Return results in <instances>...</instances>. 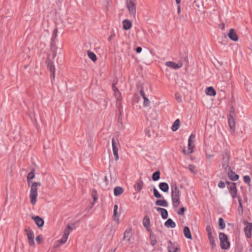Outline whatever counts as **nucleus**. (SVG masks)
Masks as SVG:
<instances>
[{
	"label": "nucleus",
	"instance_id": "42",
	"mask_svg": "<svg viewBox=\"0 0 252 252\" xmlns=\"http://www.w3.org/2000/svg\"><path fill=\"white\" fill-rule=\"evenodd\" d=\"M175 98L176 100L179 102H181L182 101V96L179 93H176L175 94Z\"/></svg>",
	"mask_w": 252,
	"mask_h": 252
},
{
	"label": "nucleus",
	"instance_id": "43",
	"mask_svg": "<svg viewBox=\"0 0 252 252\" xmlns=\"http://www.w3.org/2000/svg\"><path fill=\"white\" fill-rule=\"evenodd\" d=\"M35 174H28L27 180L28 183L30 184V182L34 178Z\"/></svg>",
	"mask_w": 252,
	"mask_h": 252
},
{
	"label": "nucleus",
	"instance_id": "37",
	"mask_svg": "<svg viewBox=\"0 0 252 252\" xmlns=\"http://www.w3.org/2000/svg\"><path fill=\"white\" fill-rule=\"evenodd\" d=\"M219 223L220 229H223L225 228V224L223 220L221 218H219Z\"/></svg>",
	"mask_w": 252,
	"mask_h": 252
},
{
	"label": "nucleus",
	"instance_id": "30",
	"mask_svg": "<svg viewBox=\"0 0 252 252\" xmlns=\"http://www.w3.org/2000/svg\"><path fill=\"white\" fill-rule=\"evenodd\" d=\"M180 121L179 119H177L173 124L171 129L173 131H176L180 127Z\"/></svg>",
	"mask_w": 252,
	"mask_h": 252
},
{
	"label": "nucleus",
	"instance_id": "54",
	"mask_svg": "<svg viewBox=\"0 0 252 252\" xmlns=\"http://www.w3.org/2000/svg\"><path fill=\"white\" fill-rule=\"evenodd\" d=\"M195 6H196L198 8L202 7L203 6V2H199V3L198 4H196Z\"/></svg>",
	"mask_w": 252,
	"mask_h": 252
},
{
	"label": "nucleus",
	"instance_id": "21",
	"mask_svg": "<svg viewBox=\"0 0 252 252\" xmlns=\"http://www.w3.org/2000/svg\"><path fill=\"white\" fill-rule=\"evenodd\" d=\"M132 27V23L128 19H125L123 21V28L125 30H128Z\"/></svg>",
	"mask_w": 252,
	"mask_h": 252
},
{
	"label": "nucleus",
	"instance_id": "22",
	"mask_svg": "<svg viewBox=\"0 0 252 252\" xmlns=\"http://www.w3.org/2000/svg\"><path fill=\"white\" fill-rule=\"evenodd\" d=\"M205 93L209 96H215L216 95V91L213 87H207L205 89Z\"/></svg>",
	"mask_w": 252,
	"mask_h": 252
},
{
	"label": "nucleus",
	"instance_id": "46",
	"mask_svg": "<svg viewBox=\"0 0 252 252\" xmlns=\"http://www.w3.org/2000/svg\"><path fill=\"white\" fill-rule=\"evenodd\" d=\"M218 186V187L220 189H223L225 187V183L222 181L219 182Z\"/></svg>",
	"mask_w": 252,
	"mask_h": 252
},
{
	"label": "nucleus",
	"instance_id": "41",
	"mask_svg": "<svg viewBox=\"0 0 252 252\" xmlns=\"http://www.w3.org/2000/svg\"><path fill=\"white\" fill-rule=\"evenodd\" d=\"M239 207L238 208V212L240 214H242L243 213V208L241 200L240 199H239Z\"/></svg>",
	"mask_w": 252,
	"mask_h": 252
},
{
	"label": "nucleus",
	"instance_id": "17",
	"mask_svg": "<svg viewBox=\"0 0 252 252\" xmlns=\"http://www.w3.org/2000/svg\"><path fill=\"white\" fill-rule=\"evenodd\" d=\"M32 219L33 220L36 224L39 227H42L44 225V220L39 216L32 217Z\"/></svg>",
	"mask_w": 252,
	"mask_h": 252
},
{
	"label": "nucleus",
	"instance_id": "61",
	"mask_svg": "<svg viewBox=\"0 0 252 252\" xmlns=\"http://www.w3.org/2000/svg\"><path fill=\"white\" fill-rule=\"evenodd\" d=\"M116 249H115L114 250H110L108 251V252H115V251H116Z\"/></svg>",
	"mask_w": 252,
	"mask_h": 252
},
{
	"label": "nucleus",
	"instance_id": "11",
	"mask_svg": "<svg viewBox=\"0 0 252 252\" xmlns=\"http://www.w3.org/2000/svg\"><path fill=\"white\" fill-rule=\"evenodd\" d=\"M46 64L48 69L50 71L51 77L54 79L55 77L56 68L54 63L51 60L48 59L46 61Z\"/></svg>",
	"mask_w": 252,
	"mask_h": 252
},
{
	"label": "nucleus",
	"instance_id": "63",
	"mask_svg": "<svg viewBox=\"0 0 252 252\" xmlns=\"http://www.w3.org/2000/svg\"><path fill=\"white\" fill-rule=\"evenodd\" d=\"M181 0H176V3H177V4H179L180 3Z\"/></svg>",
	"mask_w": 252,
	"mask_h": 252
},
{
	"label": "nucleus",
	"instance_id": "4",
	"mask_svg": "<svg viewBox=\"0 0 252 252\" xmlns=\"http://www.w3.org/2000/svg\"><path fill=\"white\" fill-rule=\"evenodd\" d=\"M219 239L220 241V248L223 250H227L230 248V243L228 241V238L226 234L220 232L219 233Z\"/></svg>",
	"mask_w": 252,
	"mask_h": 252
},
{
	"label": "nucleus",
	"instance_id": "39",
	"mask_svg": "<svg viewBox=\"0 0 252 252\" xmlns=\"http://www.w3.org/2000/svg\"><path fill=\"white\" fill-rule=\"evenodd\" d=\"M153 192H154V195L155 197L158 198L162 197V195L159 193L158 191L156 188L154 189Z\"/></svg>",
	"mask_w": 252,
	"mask_h": 252
},
{
	"label": "nucleus",
	"instance_id": "50",
	"mask_svg": "<svg viewBox=\"0 0 252 252\" xmlns=\"http://www.w3.org/2000/svg\"><path fill=\"white\" fill-rule=\"evenodd\" d=\"M116 34L114 32H113L108 37V40L109 41H111L113 38L115 36Z\"/></svg>",
	"mask_w": 252,
	"mask_h": 252
},
{
	"label": "nucleus",
	"instance_id": "27",
	"mask_svg": "<svg viewBox=\"0 0 252 252\" xmlns=\"http://www.w3.org/2000/svg\"><path fill=\"white\" fill-rule=\"evenodd\" d=\"M141 95L142 96L144 99L143 105L145 107H148L150 105V101L149 99L146 97L144 92L141 91Z\"/></svg>",
	"mask_w": 252,
	"mask_h": 252
},
{
	"label": "nucleus",
	"instance_id": "8",
	"mask_svg": "<svg viewBox=\"0 0 252 252\" xmlns=\"http://www.w3.org/2000/svg\"><path fill=\"white\" fill-rule=\"evenodd\" d=\"M25 231L27 232V236L29 240V245L32 247L34 246L35 243L34 241V236L33 231L30 229V228L25 229Z\"/></svg>",
	"mask_w": 252,
	"mask_h": 252
},
{
	"label": "nucleus",
	"instance_id": "38",
	"mask_svg": "<svg viewBox=\"0 0 252 252\" xmlns=\"http://www.w3.org/2000/svg\"><path fill=\"white\" fill-rule=\"evenodd\" d=\"M229 178L233 181H236L239 179L238 174H228Z\"/></svg>",
	"mask_w": 252,
	"mask_h": 252
},
{
	"label": "nucleus",
	"instance_id": "3",
	"mask_svg": "<svg viewBox=\"0 0 252 252\" xmlns=\"http://www.w3.org/2000/svg\"><path fill=\"white\" fill-rule=\"evenodd\" d=\"M195 141V135L191 134L188 140V151L184 149L183 152L185 155H188L193 152V149L195 147L194 142Z\"/></svg>",
	"mask_w": 252,
	"mask_h": 252
},
{
	"label": "nucleus",
	"instance_id": "40",
	"mask_svg": "<svg viewBox=\"0 0 252 252\" xmlns=\"http://www.w3.org/2000/svg\"><path fill=\"white\" fill-rule=\"evenodd\" d=\"M243 179H244V182L245 183L247 184L248 185H249L250 184V182H251V179H250L249 176H248V175L244 176Z\"/></svg>",
	"mask_w": 252,
	"mask_h": 252
},
{
	"label": "nucleus",
	"instance_id": "6",
	"mask_svg": "<svg viewBox=\"0 0 252 252\" xmlns=\"http://www.w3.org/2000/svg\"><path fill=\"white\" fill-rule=\"evenodd\" d=\"M126 5L129 14L133 18H135L136 8L135 0H126Z\"/></svg>",
	"mask_w": 252,
	"mask_h": 252
},
{
	"label": "nucleus",
	"instance_id": "28",
	"mask_svg": "<svg viewBox=\"0 0 252 252\" xmlns=\"http://www.w3.org/2000/svg\"><path fill=\"white\" fill-rule=\"evenodd\" d=\"M159 188L160 189H161L163 192H167L169 189V187L167 183H160L159 184Z\"/></svg>",
	"mask_w": 252,
	"mask_h": 252
},
{
	"label": "nucleus",
	"instance_id": "55",
	"mask_svg": "<svg viewBox=\"0 0 252 252\" xmlns=\"http://www.w3.org/2000/svg\"><path fill=\"white\" fill-rule=\"evenodd\" d=\"M142 48L140 47H138L136 49V51L137 53H139L141 52Z\"/></svg>",
	"mask_w": 252,
	"mask_h": 252
},
{
	"label": "nucleus",
	"instance_id": "10",
	"mask_svg": "<svg viewBox=\"0 0 252 252\" xmlns=\"http://www.w3.org/2000/svg\"><path fill=\"white\" fill-rule=\"evenodd\" d=\"M228 122L229 128L230 129L231 133L233 135L235 131L236 123L234 117L232 115L228 116Z\"/></svg>",
	"mask_w": 252,
	"mask_h": 252
},
{
	"label": "nucleus",
	"instance_id": "56",
	"mask_svg": "<svg viewBox=\"0 0 252 252\" xmlns=\"http://www.w3.org/2000/svg\"><path fill=\"white\" fill-rule=\"evenodd\" d=\"M146 230L149 232H150V234H151V233H153L152 232V231L151 230V229L150 228V226H148V227H146Z\"/></svg>",
	"mask_w": 252,
	"mask_h": 252
},
{
	"label": "nucleus",
	"instance_id": "31",
	"mask_svg": "<svg viewBox=\"0 0 252 252\" xmlns=\"http://www.w3.org/2000/svg\"><path fill=\"white\" fill-rule=\"evenodd\" d=\"M150 240L151 245L152 246H155L157 243L156 235L154 234V233L150 234Z\"/></svg>",
	"mask_w": 252,
	"mask_h": 252
},
{
	"label": "nucleus",
	"instance_id": "60",
	"mask_svg": "<svg viewBox=\"0 0 252 252\" xmlns=\"http://www.w3.org/2000/svg\"><path fill=\"white\" fill-rule=\"evenodd\" d=\"M248 252H252V245H251Z\"/></svg>",
	"mask_w": 252,
	"mask_h": 252
},
{
	"label": "nucleus",
	"instance_id": "62",
	"mask_svg": "<svg viewBox=\"0 0 252 252\" xmlns=\"http://www.w3.org/2000/svg\"><path fill=\"white\" fill-rule=\"evenodd\" d=\"M115 229H114V230H111V231H110V233H111V234H114V233H115Z\"/></svg>",
	"mask_w": 252,
	"mask_h": 252
},
{
	"label": "nucleus",
	"instance_id": "2",
	"mask_svg": "<svg viewBox=\"0 0 252 252\" xmlns=\"http://www.w3.org/2000/svg\"><path fill=\"white\" fill-rule=\"evenodd\" d=\"M40 186V183L39 182H34L31 186L30 197L32 205H34L36 203L37 197V186Z\"/></svg>",
	"mask_w": 252,
	"mask_h": 252
},
{
	"label": "nucleus",
	"instance_id": "13",
	"mask_svg": "<svg viewBox=\"0 0 252 252\" xmlns=\"http://www.w3.org/2000/svg\"><path fill=\"white\" fill-rule=\"evenodd\" d=\"M229 189L232 197L233 198H235L237 193L236 184L234 183H231L229 187Z\"/></svg>",
	"mask_w": 252,
	"mask_h": 252
},
{
	"label": "nucleus",
	"instance_id": "7",
	"mask_svg": "<svg viewBox=\"0 0 252 252\" xmlns=\"http://www.w3.org/2000/svg\"><path fill=\"white\" fill-rule=\"evenodd\" d=\"M72 230V227L70 225H68L66 226L64 230L62 238L60 240V243L61 244H63L67 241L68 236Z\"/></svg>",
	"mask_w": 252,
	"mask_h": 252
},
{
	"label": "nucleus",
	"instance_id": "18",
	"mask_svg": "<svg viewBox=\"0 0 252 252\" xmlns=\"http://www.w3.org/2000/svg\"><path fill=\"white\" fill-rule=\"evenodd\" d=\"M156 210L160 214L163 219H166L167 218L168 212L165 209L158 207L156 208Z\"/></svg>",
	"mask_w": 252,
	"mask_h": 252
},
{
	"label": "nucleus",
	"instance_id": "5",
	"mask_svg": "<svg viewBox=\"0 0 252 252\" xmlns=\"http://www.w3.org/2000/svg\"><path fill=\"white\" fill-rule=\"evenodd\" d=\"M222 171L225 173H234L229 166V157L227 155L222 157Z\"/></svg>",
	"mask_w": 252,
	"mask_h": 252
},
{
	"label": "nucleus",
	"instance_id": "36",
	"mask_svg": "<svg viewBox=\"0 0 252 252\" xmlns=\"http://www.w3.org/2000/svg\"><path fill=\"white\" fill-rule=\"evenodd\" d=\"M92 195L94 201L96 202L98 199V195H97V191L95 189H94L92 190Z\"/></svg>",
	"mask_w": 252,
	"mask_h": 252
},
{
	"label": "nucleus",
	"instance_id": "23",
	"mask_svg": "<svg viewBox=\"0 0 252 252\" xmlns=\"http://www.w3.org/2000/svg\"><path fill=\"white\" fill-rule=\"evenodd\" d=\"M164 225L167 228H174L176 226V223L171 219H168L164 223Z\"/></svg>",
	"mask_w": 252,
	"mask_h": 252
},
{
	"label": "nucleus",
	"instance_id": "53",
	"mask_svg": "<svg viewBox=\"0 0 252 252\" xmlns=\"http://www.w3.org/2000/svg\"><path fill=\"white\" fill-rule=\"evenodd\" d=\"M206 157H207V158L209 160H210L211 158H213V157H214V155H211V154H206Z\"/></svg>",
	"mask_w": 252,
	"mask_h": 252
},
{
	"label": "nucleus",
	"instance_id": "47",
	"mask_svg": "<svg viewBox=\"0 0 252 252\" xmlns=\"http://www.w3.org/2000/svg\"><path fill=\"white\" fill-rule=\"evenodd\" d=\"M186 210V209L185 207H182L178 211V214L180 215H183L184 214Z\"/></svg>",
	"mask_w": 252,
	"mask_h": 252
},
{
	"label": "nucleus",
	"instance_id": "34",
	"mask_svg": "<svg viewBox=\"0 0 252 252\" xmlns=\"http://www.w3.org/2000/svg\"><path fill=\"white\" fill-rule=\"evenodd\" d=\"M130 236H131V230H126L124 233V239H125L128 241H129Z\"/></svg>",
	"mask_w": 252,
	"mask_h": 252
},
{
	"label": "nucleus",
	"instance_id": "33",
	"mask_svg": "<svg viewBox=\"0 0 252 252\" xmlns=\"http://www.w3.org/2000/svg\"><path fill=\"white\" fill-rule=\"evenodd\" d=\"M208 237L210 245L212 246L213 248H214L216 247V243L214 237L212 236V234H211L210 235H208Z\"/></svg>",
	"mask_w": 252,
	"mask_h": 252
},
{
	"label": "nucleus",
	"instance_id": "57",
	"mask_svg": "<svg viewBox=\"0 0 252 252\" xmlns=\"http://www.w3.org/2000/svg\"><path fill=\"white\" fill-rule=\"evenodd\" d=\"M177 12L178 14H179L181 12V7L180 5H179L178 6Z\"/></svg>",
	"mask_w": 252,
	"mask_h": 252
},
{
	"label": "nucleus",
	"instance_id": "49",
	"mask_svg": "<svg viewBox=\"0 0 252 252\" xmlns=\"http://www.w3.org/2000/svg\"><path fill=\"white\" fill-rule=\"evenodd\" d=\"M42 240V236L41 235H38L36 238V241L38 243L40 244L41 241Z\"/></svg>",
	"mask_w": 252,
	"mask_h": 252
},
{
	"label": "nucleus",
	"instance_id": "32",
	"mask_svg": "<svg viewBox=\"0 0 252 252\" xmlns=\"http://www.w3.org/2000/svg\"><path fill=\"white\" fill-rule=\"evenodd\" d=\"M87 54L89 58L94 62L96 61L97 58L95 54L90 51V50L87 51Z\"/></svg>",
	"mask_w": 252,
	"mask_h": 252
},
{
	"label": "nucleus",
	"instance_id": "25",
	"mask_svg": "<svg viewBox=\"0 0 252 252\" xmlns=\"http://www.w3.org/2000/svg\"><path fill=\"white\" fill-rule=\"evenodd\" d=\"M183 233L184 236L188 239H192V236L191 235L190 231L188 226H185L184 228Z\"/></svg>",
	"mask_w": 252,
	"mask_h": 252
},
{
	"label": "nucleus",
	"instance_id": "24",
	"mask_svg": "<svg viewBox=\"0 0 252 252\" xmlns=\"http://www.w3.org/2000/svg\"><path fill=\"white\" fill-rule=\"evenodd\" d=\"M124 191V189L122 187H116L114 189V194L115 196L121 195Z\"/></svg>",
	"mask_w": 252,
	"mask_h": 252
},
{
	"label": "nucleus",
	"instance_id": "44",
	"mask_svg": "<svg viewBox=\"0 0 252 252\" xmlns=\"http://www.w3.org/2000/svg\"><path fill=\"white\" fill-rule=\"evenodd\" d=\"M206 229L208 235H210L212 234V229H211L210 225H207L206 226Z\"/></svg>",
	"mask_w": 252,
	"mask_h": 252
},
{
	"label": "nucleus",
	"instance_id": "12",
	"mask_svg": "<svg viewBox=\"0 0 252 252\" xmlns=\"http://www.w3.org/2000/svg\"><path fill=\"white\" fill-rule=\"evenodd\" d=\"M227 35L231 40L234 41H237L238 40V36L233 29H230Z\"/></svg>",
	"mask_w": 252,
	"mask_h": 252
},
{
	"label": "nucleus",
	"instance_id": "48",
	"mask_svg": "<svg viewBox=\"0 0 252 252\" xmlns=\"http://www.w3.org/2000/svg\"><path fill=\"white\" fill-rule=\"evenodd\" d=\"M57 35H58V29L56 28V29H55L53 31V38L54 39H55L57 37Z\"/></svg>",
	"mask_w": 252,
	"mask_h": 252
},
{
	"label": "nucleus",
	"instance_id": "26",
	"mask_svg": "<svg viewBox=\"0 0 252 252\" xmlns=\"http://www.w3.org/2000/svg\"><path fill=\"white\" fill-rule=\"evenodd\" d=\"M155 204L157 206L167 207L168 206V203L165 199L158 200L156 201Z\"/></svg>",
	"mask_w": 252,
	"mask_h": 252
},
{
	"label": "nucleus",
	"instance_id": "15",
	"mask_svg": "<svg viewBox=\"0 0 252 252\" xmlns=\"http://www.w3.org/2000/svg\"><path fill=\"white\" fill-rule=\"evenodd\" d=\"M112 144L113 152V154L115 156V160L117 161L119 158V155H118V147L116 145L114 139H112Z\"/></svg>",
	"mask_w": 252,
	"mask_h": 252
},
{
	"label": "nucleus",
	"instance_id": "29",
	"mask_svg": "<svg viewBox=\"0 0 252 252\" xmlns=\"http://www.w3.org/2000/svg\"><path fill=\"white\" fill-rule=\"evenodd\" d=\"M143 225L144 227H148L150 225V219L148 216H145L143 220Z\"/></svg>",
	"mask_w": 252,
	"mask_h": 252
},
{
	"label": "nucleus",
	"instance_id": "16",
	"mask_svg": "<svg viewBox=\"0 0 252 252\" xmlns=\"http://www.w3.org/2000/svg\"><path fill=\"white\" fill-rule=\"evenodd\" d=\"M118 81H115L113 85V90L114 91L115 97L118 101L121 99V94L115 86V85L117 83Z\"/></svg>",
	"mask_w": 252,
	"mask_h": 252
},
{
	"label": "nucleus",
	"instance_id": "1",
	"mask_svg": "<svg viewBox=\"0 0 252 252\" xmlns=\"http://www.w3.org/2000/svg\"><path fill=\"white\" fill-rule=\"evenodd\" d=\"M181 193L176 185L171 186V198L172 202L174 208L179 207L181 202L180 199Z\"/></svg>",
	"mask_w": 252,
	"mask_h": 252
},
{
	"label": "nucleus",
	"instance_id": "35",
	"mask_svg": "<svg viewBox=\"0 0 252 252\" xmlns=\"http://www.w3.org/2000/svg\"><path fill=\"white\" fill-rule=\"evenodd\" d=\"M117 210H118V205H115L114 207V214H113V220H118V219H117L118 217V213H117Z\"/></svg>",
	"mask_w": 252,
	"mask_h": 252
},
{
	"label": "nucleus",
	"instance_id": "14",
	"mask_svg": "<svg viewBox=\"0 0 252 252\" xmlns=\"http://www.w3.org/2000/svg\"><path fill=\"white\" fill-rule=\"evenodd\" d=\"M137 88L139 90L141 94V91L144 92V91H147L149 88L151 89V87L148 83H140L138 85Z\"/></svg>",
	"mask_w": 252,
	"mask_h": 252
},
{
	"label": "nucleus",
	"instance_id": "51",
	"mask_svg": "<svg viewBox=\"0 0 252 252\" xmlns=\"http://www.w3.org/2000/svg\"><path fill=\"white\" fill-rule=\"evenodd\" d=\"M189 171L191 172H193L195 171L194 169H195V166H193V165H189Z\"/></svg>",
	"mask_w": 252,
	"mask_h": 252
},
{
	"label": "nucleus",
	"instance_id": "45",
	"mask_svg": "<svg viewBox=\"0 0 252 252\" xmlns=\"http://www.w3.org/2000/svg\"><path fill=\"white\" fill-rule=\"evenodd\" d=\"M152 178L154 181H158L160 178V174H152Z\"/></svg>",
	"mask_w": 252,
	"mask_h": 252
},
{
	"label": "nucleus",
	"instance_id": "52",
	"mask_svg": "<svg viewBox=\"0 0 252 252\" xmlns=\"http://www.w3.org/2000/svg\"><path fill=\"white\" fill-rule=\"evenodd\" d=\"M232 115V117L234 116V109L233 107H231L230 110V114L228 116Z\"/></svg>",
	"mask_w": 252,
	"mask_h": 252
},
{
	"label": "nucleus",
	"instance_id": "19",
	"mask_svg": "<svg viewBox=\"0 0 252 252\" xmlns=\"http://www.w3.org/2000/svg\"><path fill=\"white\" fill-rule=\"evenodd\" d=\"M166 65L167 66L176 69L181 67L182 66V63H175L172 62H167L166 63Z\"/></svg>",
	"mask_w": 252,
	"mask_h": 252
},
{
	"label": "nucleus",
	"instance_id": "20",
	"mask_svg": "<svg viewBox=\"0 0 252 252\" xmlns=\"http://www.w3.org/2000/svg\"><path fill=\"white\" fill-rule=\"evenodd\" d=\"M143 186V182L141 179H140L136 182L134 186V188L137 192H140L142 189Z\"/></svg>",
	"mask_w": 252,
	"mask_h": 252
},
{
	"label": "nucleus",
	"instance_id": "58",
	"mask_svg": "<svg viewBox=\"0 0 252 252\" xmlns=\"http://www.w3.org/2000/svg\"><path fill=\"white\" fill-rule=\"evenodd\" d=\"M104 182L106 183V184H108V179H107V176H105L104 178Z\"/></svg>",
	"mask_w": 252,
	"mask_h": 252
},
{
	"label": "nucleus",
	"instance_id": "59",
	"mask_svg": "<svg viewBox=\"0 0 252 252\" xmlns=\"http://www.w3.org/2000/svg\"><path fill=\"white\" fill-rule=\"evenodd\" d=\"M220 92H221V94L220 95H221L222 96H224L225 95V92H224L222 90H221Z\"/></svg>",
	"mask_w": 252,
	"mask_h": 252
},
{
	"label": "nucleus",
	"instance_id": "9",
	"mask_svg": "<svg viewBox=\"0 0 252 252\" xmlns=\"http://www.w3.org/2000/svg\"><path fill=\"white\" fill-rule=\"evenodd\" d=\"M244 223L246 225L244 229L246 236L248 238H250L252 237V223L245 221Z\"/></svg>",
	"mask_w": 252,
	"mask_h": 252
},
{
	"label": "nucleus",
	"instance_id": "64",
	"mask_svg": "<svg viewBox=\"0 0 252 252\" xmlns=\"http://www.w3.org/2000/svg\"><path fill=\"white\" fill-rule=\"evenodd\" d=\"M35 172V170L34 169H33V170H32V171L30 172L29 173L32 174V173H34Z\"/></svg>",
	"mask_w": 252,
	"mask_h": 252
}]
</instances>
